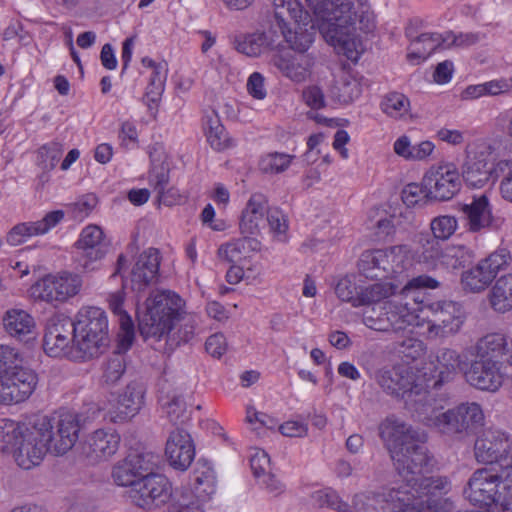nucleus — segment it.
<instances>
[{
	"instance_id": "nucleus-40",
	"label": "nucleus",
	"mask_w": 512,
	"mask_h": 512,
	"mask_svg": "<svg viewBox=\"0 0 512 512\" xmlns=\"http://www.w3.org/2000/svg\"><path fill=\"white\" fill-rule=\"evenodd\" d=\"M26 430V424H21L10 419H0V451L13 455L17 442L21 438L22 431Z\"/></svg>"
},
{
	"instance_id": "nucleus-1",
	"label": "nucleus",
	"mask_w": 512,
	"mask_h": 512,
	"mask_svg": "<svg viewBox=\"0 0 512 512\" xmlns=\"http://www.w3.org/2000/svg\"><path fill=\"white\" fill-rule=\"evenodd\" d=\"M326 42L348 59H356L359 30L374 29V14L366 0H306Z\"/></svg>"
},
{
	"instance_id": "nucleus-18",
	"label": "nucleus",
	"mask_w": 512,
	"mask_h": 512,
	"mask_svg": "<svg viewBox=\"0 0 512 512\" xmlns=\"http://www.w3.org/2000/svg\"><path fill=\"white\" fill-rule=\"evenodd\" d=\"M134 337V324L124 317V320H122V334L118 335L116 349L103 363L102 380L106 385H115L124 375L127 368L126 352L132 346Z\"/></svg>"
},
{
	"instance_id": "nucleus-25",
	"label": "nucleus",
	"mask_w": 512,
	"mask_h": 512,
	"mask_svg": "<svg viewBox=\"0 0 512 512\" xmlns=\"http://www.w3.org/2000/svg\"><path fill=\"white\" fill-rule=\"evenodd\" d=\"M386 316L376 323H371L376 327V331L399 332L404 331L411 326L416 319L415 304L409 301H402L401 297H395L385 301Z\"/></svg>"
},
{
	"instance_id": "nucleus-57",
	"label": "nucleus",
	"mask_w": 512,
	"mask_h": 512,
	"mask_svg": "<svg viewBox=\"0 0 512 512\" xmlns=\"http://www.w3.org/2000/svg\"><path fill=\"white\" fill-rule=\"evenodd\" d=\"M398 352L406 359L416 360L424 354V344L415 338H406L398 343Z\"/></svg>"
},
{
	"instance_id": "nucleus-4",
	"label": "nucleus",
	"mask_w": 512,
	"mask_h": 512,
	"mask_svg": "<svg viewBox=\"0 0 512 512\" xmlns=\"http://www.w3.org/2000/svg\"><path fill=\"white\" fill-rule=\"evenodd\" d=\"M505 464L477 469L469 479L463 494L473 505L494 504L505 512L512 500V460L504 459Z\"/></svg>"
},
{
	"instance_id": "nucleus-27",
	"label": "nucleus",
	"mask_w": 512,
	"mask_h": 512,
	"mask_svg": "<svg viewBox=\"0 0 512 512\" xmlns=\"http://www.w3.org/2000/svg\"><path fill=\"white\" fill-rule=\"evenodd\" d=\"M145 393L146 387L141 381L128 383L109 412L111 421L124 422L138 414L144 405Z\"/></svg>"
},
{
	"instance_id": "nucleus-22",
	"label": "nucleus",
	"mask_w": 512,
	"mask_h": 512,
	"mask_svg": "<svg viewBox=\"0 0 512 512\" xmlns=\"http://www.w3.org/2000/svg\"><path fill=\"white\" fill-rule=\"evenodd\" d=\"M466 382L472 387L484 391H496L503 382L498 361L477 357L464 370Z\"/></svg>"
},
{
	"instance_id": "nucleus-59",
	"label": "nucleus",
	"mask_w": 512,
	"mask_h": 512,
	"mask_svg": "<svg viewBox=\"0 0 512 512\" xmlns=\"http://www.w3.org/2000/svg\"><path fill=\"white\" fill-rule=\"evenodd\" d=\"M31 222L15 225L7 234V242L17 246L24 242L25 237L37 235Z\"/></svg>"
},
{
	"instance_id": "nucleus-44",
	"label": "nucleus",
	"mask_w": 512,
	"mask_h": 512,
	"mask_svg": "<svg viewBox=\"0 0 512 512\" xmlns=\"http://www.w3.org/2000/svg\"><path fill=\"white\" fill-rule=\"evenodd\" d=\"M361 286L357 284L356 275H346L335 283L334 291L337 297L350 303L353 307H358V300Z\"/></svg>"
},
{
	"instance_id": "nucleus-41",
	"label": "nucleus",
	"mask_w": 512,
	"mask_h": 512,
	"mask_svg": "<svg viewBox=\"0 0 512 512\" xmlns=\"http://www.w3.org/2000/svg\"><path fill=\"white\" fill-rule=\"evenodd\" d=\"M418 244L417 255L419 262L434 265L443 256L439 240L429 233H419L415 237Z\"/></svg>"
},
{
	"instance_id": "nucleus-28",
	"label": "nucleus",
	"mask_w": 512,
	"mask_h": 512,
	"mask_svg": "<svg viewBox=\"0 0 512 512\" xmlns=\"http://www.w3.org/2000/svg\"><path fill=\"white\" fill-rule=\"evenodd\" d=\"M159 266L160 256L156 248H149L142 252L130 273L131 289L142 292L154 284L158 278Z\"/></svg>"
},
{
	"instance_id": "nucleus-29",
	"label": "nucleus",
	"mask_w": 512,
	"mask_h": 512,
	"mask_svg": "<svg viewBox=\"0 0 512 512\" xmlns=\"http://www.w3.org/2000/svg\"><path fill=\"white\" fill-rule=\"evenodd\" d=\"M267 198L261 193L253 194L248 200L245 209L242 211L239 224L242 235H257L265 226V215L267 214Z\"/></svg>"
},
{
	"instance_id": "nucleus-15",
	"label": "nucleus",
	"mask_w": 512,
	"mask_h": 512,
	"mask_svg": "<svg viewBox=\"0 0 512 512\" xmlns=\"http://www.w3.org/2000/svg\"><path fill=\"white\" fill-rule=\"evenodd\" d=\"M426 310L431 313L428 331L437 337L456 334L463 322L464 312L461 304L454 301H437L427 303Z\"/></svg>"
},
{
	"instance_id": "nucleus-52",
	"label": "nucleus",
	"mask_w": 512,
	"mask_h": 512,
	"mask_svg": "<svg viewBox=\"0 0 512 512\" xmlns=\"http://www.w3.org/2000/svg\"><path fill=\"white\" fill-rule=\"evenodd\" d=\"M510 260V251L508 249L502 248L491 253L488 257L482 259L480 262L484 265L487 271H491L494 279L499 271L508 267Z\"/></svg>"
},
{
	"instance_id": "nucleus-6",
	"label": "nucleus",
	"mask_w": 512,
	"mask_h": 512,
	"mask_svg": "<svg viewBox=\"0 0 512 512\" xmlns=\"http://www.w3.org/2000/svg\"><path fill=\"white\" fill-rule=\"evenodd\" d=\"M184 301L170 290L157 291L145 301L143 311L137 312L138 329L145 339L159 341L168 336L184 314Z\"/></svg>"
},
{
	"instance_id": "nucleus-12",
	"label": "nucleus",
	"mask_w": 512,
	"mask_h": 512,
	"mask_svg": "<svg viewBox=\"0 0 512 512\" xmlns=\"http://www.w3.org/2000/svg\"><path fill=\"white\" fill-rule=\"evenodd\" d=\"M129 497L139 508L150 509L167 504L173 496L169 479L162 474H148L140 479L136 488L129 490Z\"/></svg>"
},
{
	"instance_id": "nucleus-14",
	"label": "nucleus",
	"mask_w": 512,
	"mask_h": 512,
	"mask_svg": "<svg viewBox=\"0 0 512 512\" xmlns=\"http://www.w3.org/2000/svg\"><path fill=\"white\" fill-rule=\"evenodd\" d=\"M423 187L431 200H450L461 189L460 173L454 164L431 168L423 177Z\"/></svg>"
},
{
	"instance_id": "nucleus-21",
	"label": "nucleus",
	"mask_w": 512,
	"mask_h": 512,
	"mask_svg": "<svg viewBox=\"0 0 512 512\" xmlns=\"http://www.w3.org/2000/svg\"><path fill=\"white\" fill-rule=\"evenodd\" d=\"M460 212L468 231L477 233L486 229H499L503 221L492 215V207L485 194L473 196L470 203L461 204Z\"/></svg>"
},
{
	"instance_id": "nucleus-11",
	"label": "nucleus",
	"mask_w": 512,
	"mask_h": 512,
	"mask_svg": "<svg viewBox=\"0 0 512 512\" xmlns=\"http://www.w3.org/2000/svg\"><path fill=\"white\" fill-rule=\"evenodd\" d=\"M74 327V320L65 315L50 317L43 337L44 351L51 357L72 360V352L76 349Z\"/></svg>"
},
{
	"instance_id": "nucleus-47",
	"label": "nucleus",
	"mask_w": 512,
	"mask_h": 512,
	"mask_svg": "<svg viewBox=\"0 0 512 512\" xmlns=\"http://www.w3.org/2000/svg\"><path fill=\"white\" fill-rule=\"evenodd\" d=\"M168 512H204L199 498L190 490L176 491Z\"/></svg>"
},
{
	"instance_id": "nucleus-9",
	"label": "nucleus",
	"mask_w": 512,
	"mask_h": 512,
	"mask_svg": "<svg viewBox=\"0 0 512 512\" xmlns=\"http://www.w3.org/2000/svg\"><path fill=\"white\" fill-rule=\"evenodd\" d=\"M353 509L357 512H434L435 506H423L407 487H393L356 494Z\"/></svg>"
},
{
	"instance_id": "nucleus-13",
	"label": "nucleus",
	"mask_w": 512,
	"mask_h": 512,
	"mask_svg": "<svg viewBox=\"0 0 512 512\" xmlns=\"http://www.w3.org/2000/svg\"><path fill=\"white\" fill-rule=\"evenodd\" d=\"M37 383V374L32 369L14 365L0 377V404L25 401L31 396Z\"/></svg>"
},
{
	"instance_id": "nucleus-63",
	"label": "nucleus",
	"mask_w": 512,
	"mask_h": 512,
	"mask_svg": "<svg viewBox=\"0 0 512 512\" xmlns=\"http://www.w3.org/2000/svg\"><path fill=\"white\" fill-rule=\"evenodd\" d=\"M268 223L271 231L277 234H285L288 223L285 215L278 209H267L265 223Z\"/></svg>"
},
{
	"instance_id": "nucleus-33",
	"label": "nucleus",
	"mask_w": 512,
	"mask_h": 512,
	"mask_svg": "<svg viewBox=\"0 0 512 512\" xmlns=\"http://www.w3.org/2000/svg\"><path fill=\"white\" fill-rule=\"evenodd\" d=\"M159 402L166 413L167 418L173 425H181L190 419L187 404L182 394L176 390L160 391Z\"/></svg>"
},
{
	"instance_id": "nucleus-53",
	"label": "nucleus",
	"mask_w": 512,
	"mask_h": 512,
	"mask_svg": "<svg viewBox=\"0 0 512 512\" xmlns=\"http://www.w3.org/2000/svg\"><path fill=\"white\" fill-rule=\"evenodd\" d=\"M62 155V148L59 143H50L39 149V165L45 171L52 170L59 162Z\"/></svg>"
},
{
	"instance_id": "nucleus-62",
	"label": "nucleus",
	"mask_w": 512,
	"mask_h": 512,
	"mask_svg": "<svg viewBox=\"0 0 512 512\" xmlns=\"http://www.w3.org/2000/svg\"><path fill=\"white\" fill-rule=\"evenodd\" d=\"M227 341L222 333L209 336L205 342V349L214 358L222 357L227 351Z\"/></svg>"
},
{
	"instance_id": "nucleus-39",
	"label": "nucleus",
	"mask_w": 512,
	"mask_h": 512,
	"mask_svg": "<svg viewBox=\"0 0 512 512\" xmlns=\"http://www.w3.org/2000/svg\"><path fill=\"white\" fill-rule=\"evenodd\" d=\"M507 351V339L503 334L491 333L481 338L476 345L477 357L497 360Z\"/></svg>"
},
{
	"instance_id": "nucleus-19",
	"label": "nucleus",
	"mask_w": 512,
	"mask_h": 512,
	"mask_svg": "<svg viewBox=\"0 0 512 512\" xmlns=\"http://www.w3.org/2000/svg\"><path fill=\"white\" fill-rule=\"evenodd\" d=\"M509 436L499 430H488L484 432L475 441L474 454L479 463L491 464H505L504 459H511L508 457L510 450Z\"/></svg>"
},
{
	"instance_id": "nucleus-54",
	"label": "nucleus",
	"mask_w": 512,
	"mask_h": 512,
	"mask_svg": "<svg viewBox=\"0 0 512 512\" xmlns=\"http://www.w3.org/2000/svg\"><path fill=\"white\" fill-rule=\"evenodd\" d=\"M218 257L228 263L239 262L245 257V246L242 238L225 243L218 248Z\"/></svg>"
},
{
	"instance_id": "nucleus-32",
	"label": "nucleus",
	"mask_w": 512,
	"mask_h": 512,
	"mask_svg": "<svg viewBox=\"0 0 512 512\" xmlns=\"http://www.w3.org/2000/svg\"><path fill=\"white\" fill-rule=\"evenodd\" d=\"M3 324L6 332L20 341H29L35 328L34 319L20 309L8 310L3 317Z\"/></svg>"
},
{
	"instance_id": "nucleus-46",
	"label": "nucleus",
	"mask_w": 512,
	"mask_h": 512,
	"mask_svg": "<svg viewBox=\"0 0 512 512\" xmlns=\"http://www.w3.org/2000/svg\"><path fill=\"white\" fill-rule=\"evenodd\" d=\"M409 99L402 93H388L381 102V110L390 117L400 118L408 113Z\"/></svg>"
},
{
	"instance_id": "nucleus-38",
	"label": "nucleus",
	"mask_w": 512,
	"mask_h": 512,
	"mask_svg": "<svg viewBox=\"0 0 512 512\" xmlns=\"http://www.w3.org/2000/svg\"><path fill=\"white\" fill-rule=\"evenodd\" d=\"M398 286L391 282H378L360 288L358 307L373 304H383L385 299L396 293Z\"/></svg>"
},
{
	"instance_id": "nucleus-5",
	"label": "nucleus",
	"mask_w": 512,
	"mask_h": 512,
	"mask_svg": "<svg viewBox=\"0 0 512 512\" xmlns=\"http://www.w3.org/2000/svg\"><path fill=\"white\" fill-rule=\"evenodd\" d=\"M374 379L386 395L402 400L413 417L431 394L423 377L407 364L384 366L375 372Z\"/></svg>"
},
{
	"instance_id": "nucleus-56",
	"label": "nucleus",
	"mask_w": 512,
	"mask_h": 512,
	"mask_svg": "<svg viewBox=\"0 0 512 512\" xmlns=\"http://www.w3.org/2000/svg\"><path fill=\"white\" fill-rule=\"evenodd\" d=\"M82 255L79 259L80 266L84 271H93L97 267L93 265L95 262L104 258L107 253L106 246L91 247V248H80Z\"/></svg>"
},
{
	"instance_id": "nucleus-50",
	"label": "nucleus",
	"mask_w": 512,
	"mask_h": 512,
	"mask_svg": "<svg viewBox=\"0 0 512 512\" xmlns=\"http://www.w3.org/2000/svg\"><path fill=\"white\" fill-rule=\"evenodd\" d=\"M401 198L403 203L407 206V208L420 206H425L430 198L426 197V192L423 187V182L421 185L417 183H409L407 184L401 192Z\"/></svg>"
},
{
	"instance_id": "nucleus-16",
	"label": "nucleus",
	"mask_w": 512,
	"mask_h": 512,
	"mask_svg": "<svg viewBox=\"0 0 512 512\" xmlns=\"http://www.w3.org/2000/svg\"><path fill=\"white\" fill-rule=\"evenodd\" d=\"M82 416L74 412H62L58 417H49L53 440L49 442V451L55 455H63L76 443L81 428Z\"/></svg>"
},
{
	"instance_id": "nucleus-48",
	"label": "nucleus",
	"mask_w": 512,
	"mask_h": 512,
	"mask_svg": "<svg viewBox=\"0 0 512 512\" xmlns=\"http://www.w3.org/2000/svg\"><path fill=\"white\" fill-rule=\"evenodd\" d=\"M126 458L131 461V464L141 477L154 474L153 470L158 463V456L146 451L129 453Z\"/></svg>"
},
{
	"instance_id": "nucleus-60",
	"label": "nucleus",
	"mask_w": 512,
	"mask_h": 512,
	"mask_svg": "<svg viewBox=\"0 0 512 512\" xmlns=\"http://www.w3.org/2000/svg\"><path fill=\"white\" fill-rule=\"evenodd\" d=\"M64 218V212L62 210H55L47 213L45 217L36 222H31L33 229L37 235L47 233L51 228L56 226Z\"/></svg>"
},
{
	"instance_id": "nucleus-31",
	"label": "nucleus",
	"mask_w": 512,
	"mask_h": 512,
	"mask_svg": "<svg viewBox=\"0 0 512 512\" xmlns=\"http://www.w3.org/2000/svg\"><path fill=\"white\" fill-rule=\"evenodd\" d=\"M436 361L438 376L429 387L439 389L445 383L451 382L457 375V372L461 369V359L459 353L455 350L441 348L436 354Z\"/></svg>"
},
{
	"instance_id": "nucleus-43",
	"label": "nucleus",
	"mask_w": 512,
	"mask_h": 512,
	"mask_svg": "<svg viewBox=\"0 0 512 512\" xmlns=\"http://www.w3.org/2000/svg\"><path fill=\"white\" fill-rule=\"evenodd\" d=\"M142 477L135 470L131 461L126 457L117 462L112 469V479L114 483L122 487L136 488V484L140 482Z\"/></svg>"
},
{
	"instance_id": "nucleus-7",
	"label": "nucleus",
	"mask_w": 512,
	"mask_h": 512,
	"mask_svg": "<svg viewBox=\"0 0 512 512\" xmlns=\"http://www.w3.org/2000/svg\"><path fill=\"white\" fill-rule=\"evenodd\" d=\"M74 325L76 349L72 352L73 361L91 360L108 347V319L102 309L82 308L76 315Z\"/></svg>"
},
{
	"instance_id": "nucleus-42",
	"label": "nucleus",
	"mask_w": 512,
	"mask_h": 512,
	"mask_svg": "<svg viewBox=\"0 0 512 512\" xmlns=\"http://www.w3.org/2000/svg\"><path fill=\"white\" fill-rule=\"evenodd\" d=\"M388 257L389 255L383 250L365 251L358 262L359 270L366 277H378L380 275L375 270L386 272L388 270L386 267Z\"/></svg>"
},
{
	"instance_id": "nucleus-26",
	"label": "nucleus",
	"mask_w": 512,
	"mask_h": 512,
	"mask_svg": "<svg viewBox=\"0 0 512 512\" xmlns=\"http://www.w3.org/2000/svg\"><path fill=\"white\" fill-rule=\"evenodd\" d=\"M120 435L113 430L94 431L83 445L82 451L91 464L108 460L119 449Z\"/></svg>"
},
{
	"instance_id": "nucleus-23",
	"label": "nucleus",
	"mask_w": 512,
	"mask_h": 512,
	"mask_svg": "<svg viewBox=\"0 0 512 512\" xmlns=\"http://www.w3.org/2000/svg\"><path fill=\"white\" fill-rule=\"evenodd\" d=\"M461 175L468 186L483 187L493 177L491 153L486 150L468 149L461 166Z\"/></svg>"
},
{
	"instance_id": "nucleus-36",
	"label": "nucleus",
	"mask_w": 512,
	"mask_h": 512,
	"mask_svg": "<svg viewBox=\"0 0 512 512\" xmlns=\"http://www.w3.org/2000/svg\"><path fill=\"white\" fill-rule=\"evenodd\" d=\"M205 129L207 141L214 150L223 151L233 145L232 138L229 137L215 111L206 115Z\"/></svg>"
},
{
	"instance_id": "nucleus-10",
	"label": "nucleus",
	"mask_w": 512,
	"mask_h": 512,
	"mask_svg": "<svg viewBox=\"0 0 512 512\" xmlns=\"http://www.w3.org/2000/svg\"><path fill=\"white\" fill-rule=\"evenodd\" d=\"M49 428L51 425L46 415L38 416L33 423L26 424V430L22 431L13 453L21 468L28 470L40 464L49 451V442L53 440L52 435L47 433Z\"/></svg>"
},
{
	"instance_id": "nucleus-49",
	"label": "nucleus",
	"mask_w": 512,
	"mask_h": 512,
	"mask_svg": "<svg viewBox=\"0 0 512 512\" xmlns=\"http://www.w3.org/2000/svg\"><path fill=\"white\" fill-rule=\"evenodd\" d=\"M292 159L291 155L275 152L264 156L259 165L264 173H281L289 167Z\"/></svg>"
},
{
	"instance_id": "nucleus-35",
	"label": "nucleus",
	"mask_w": 512,
	"mask_h": 512,
	"mask_svg": "<svg viewBox=\"0 0 512 512\" xmlns=\"http://www.w3.org/2000/svg\"><path fill=\"white\" fill-rule=\"evenodd\" d=\"M489 301L491 307L501 313H505L512 308V275L506 274L495 281L490 294Z\"/></svg>"
},
{
	"instance_id": "nucleus-8",
	"label": "nucleus",
	"mask_w": 512,
	"mask_h": 512,
	"mask_svg": "<svg viewBox=\"0 0 512 512\" xmlns=\"http://www.w3.org/2000/svg\"><path fill=\"white\" fill-rule=\"evenodd\" d=\"M274 17L289 49L295 53H309L316 34L315 24L299 0H274Z\"/></svg>"
},
{
	"instance_id": "nucleus-20",
	"label": "nucleus",
	"mask_w": 512,
	"mask_h": 512,
	"mask_svg": "<svg viewBox=\"0 0 512 512\" xmlns=\"http://www.w3.org/2000/svg\"><path fill=\"white\" fill-rule=\"evenodd\" d=\"M271 63L283 76L293 82L301 83L310 77L315 58L311 53H295L282 49L272 55Z\"/></svg>"
},
{
	"instance_id": "nucleus-55",
	"label": "nucleus",
	"mask_w": 512,
	"mask_h": 512,
	"mask_svg": "<svg viewBox=\"0 0 512 512\" xmlns=\"http://www.w3.org/2000/svg\"><path fill=\"white\" fill-rule=\"evenodd\" d=\"M103 231L96 225H89L83 229L80 239L76 242L77 248H91L104 246L102 244Z\"/></svg>"
},
{
	"instance_id": "nucleus-58",
	"label": "nucleus",
	"mask_w": 512,
	"mask_h": 512,
	"mask_svg": "<svg viewBox=\"0 0 512 512\" xmlns=\"http://www.w3.org/2000/svg\"><path fill=\"white\" fill-rule=\"evenodd\" d=\"M164 81L165 75H163V77L157 78L156 76H152L150 79L149 86L144 96V101L150 110L153 109L152 104L157 106L161 100V96L164 90Z\"/></svg>"
},
{
	"instance_id": "nucleus-17",
	"label": "nucleus",
	"mask_w": 512,
	"mask_h": 512,
	"mask_svg": "<svg viewBox=\"0 0 512 512\" xmlns=\"http://www.w3.org/2000/svg\"><path fill=\"white\" fill-rule=\"evenodd\" d=\"M82 284L80 275L63 271L45 276L37 283L36 288L39 297L46 302H65L80 292Z\"/></svg>"
},
{
	"instance_id": "nucleus-3",
	"label": "nucleus",
	"mask_w": 512,
	"mask_h": 512,
	"mask_svg": "<svg viewBox=\"0 0 512 512\" xmlns=\"http://www.w3.org/2000/svg\"><path fill=\"white\" fill-rule=\"evenodd\" d=\"M415 418L440 434L456 439L475 434L484 424V414L478 403L465 402L442 411L432 393Z\"/></svg>"
},
{
	"instance_id": "nucleus-30",
	"label": "nucleus",
	"mask_w": 512,
	"mask_h": 512,
	"mask_svg": "<svg viewBox=\"0 0 512 512\" xmlns=\"http://www.w3.org/2000/svg\"><path fill=\"white\" fill-rule=\"evenodd\" d=\"M280 35L273 29L265 32H255L243 36L236 41V49L249 57H256L267 50L279 48Z\"/></svg>"
},
{
	"instance_id": "nucleus-37",
	"label": "nucleus",
	"mask_w": 512,
	"mask_h": 512,
	"mask_svg": "<svg viewBox=\"0 0 512 512\" xmlns=\"http://www.w3.org/2000/svg\"><path fill=\"white\" fill-rule=\"evenodd\" d=\"M493 281V274L487 271L484 265L479 262L475 267L466 270L461 275L463 290L471 293L484 291Z\"/></svg>"
},
{
	"instance_id": "nucleus-24",
	"label": "nucleus",
	"mask_w": 512,
	"mask_h": 512,
	"mask_svg": "<svg viewBox=\"0 0 512 512\" xmlns=\"http://www.w3.org/2000/svg\"><path fill=\"white\" fill-rule=\"evenodd\" d=\"M165 455L174 469L187 470L195 457L191 435L180 427L171 431L166 441Z\"/></svg>"
},
{
	"instance_id": "nucleus-51",
	"label": "nucleus",
	"mask_w": 512,
	"mask_h": 512,
	"mask_svg": "<svg viewBox=\"0 0 512 512\" xmlns=\"http://www.w3.org/2000/svg\"><path fill=\"white\" fill-rule=\"evenodd\" d=\"M432 236L438 240H446L454 234L457 228V220L453 216H439L431 221Z\"/></svg>"
},
{
	"instance_id": "nucleus-61",
	"label": "nucleus",
	"mask_w": 512,
	"mask_h": 512,
	"mask_svg": "<svg viewBox=\"0 0 512 512\" xmlns=\"http://www.w3.org/2000/svg\"><path fill=\"white\" fill-rule=\"evenodd\" d=\"M250 466L254 476L260 479L269 473L270 458L264 450H257L250 458Z\"/></svg>"
},
{
	"instance_id": "nucleus-64",
	"label": "nucleus",
	"mask_w": 512,
	"mask_h": 512,
	"mask_svg": "<svg viewBox=\"0 0 512 512\" xmlns=\"http://www.w3.org/2000/svg\"><path fill=\"white\" fill-rule=\"evenodd\" d=\"M360 93L359 83L355 80H345L339 88L338 101L342 104H349L358 98Z\"/></svg>"
},
{
	"instance_id": "nucleus-45",
	"label": "nucleus",
	"mask_w": 512,
	"mask_h": 512,
	"mask_svg": "<svg viewBox=\"0 0 512 512\" xmlns=\"http://www.w3.org/2000/svg\"><path fill=\"white\" fill-rule=\"evenodd\" d=\"M474 251L463 245H451L443 252L444 262L453 269L464 268L474 258Z\"/></svg>"
},
{
	"instance_id": "nucleus-34",
	"label": "nucleus",
	"mask_w": 512,
	"mask_h": 512,
	"mask_svg": "<svg viewBox=\"0 0 512 512\" xmlns=\"http://www.w3.org/2000/svg\"><path fill=\"white\" fill-rule=\"evenodd\" d=\"M439 286V282L427 275H419L410 281L399 290H396V293L392 295V298L401 297L402 301H409L411 304H415L416 311H424L426 310V305L423 299H420V293L417 292V289L420 288H437Z\"/></svg>"
},
{
	"instance_id": "nucleus-2",
	"label": "nucleus",
	"mask_w": 512,
	"mask_h": 512,
	"mask_svg": "<svg viewBox=\"0 0 512 512\" xmlns=\"http://www.w3.org/2000/svg\"><path fill=\"white\" fill-rule=\"evenodd\" d=\"M381 436L394 467L406 482L413 476L427 474L436 465L434 455L426 446L427 434L405 422L387 418Z\"/></svg>"
}]
</instances>
